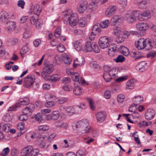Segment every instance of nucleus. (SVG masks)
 <instances>
[{"label":"nucleus","mask_w":156,"mask_h":156,"mask_svg":"<svg viewBox=\"0 0 156 156\" xmlns=\"http://www.w3.org/2000/svg\"><path fill=\"white\" fill-rule=\"evenodd\" d=\"M89 126L88 121L87 119H84L74 124L73 126L75 127L78 134H82L91 131L90 127H88Z\"/></svg>","instance_id":"f257e3e1"},{"label":"nucleus","mask_w":156,"mask_h":156,"mask_svg":"<svg viewBox=\"0 0 156 156\" xmlns=\"http://www.w3.org/2000/svg\"><path fill=\"white\" fill-rule=\"evenodd\" d=\"M77 15L76 13L71 14L69 12H66L65 14L64 19H67V21L66 24L69 23L72 27L76 26L78 23Z\"/></svg>","instance_id":"f03ea898"},{"label":"nucleus","mask_w":156,"mask_h":156,"mask_svg":"<svg viewBox=\"0 0 156 156\" xmlns=\"http://www.w3.org/2000/svg\"><path fill=\"white\" fill-rule=\"evenodd\" d=\"M135 44L136 47L138 49L145 48L146 50H149L151 48V42L148 39L145 40L143 38H140Z\"/></svg>","instance_id":"7ed1b4c3"},{"label":"nucleus","mask_w":156,"mask_h":156,"mask_svg":"<svg viewBox=\"0 0 156 156\" xmlns=\"http://www.w3.org/2000/svg\"><path fill=\"white\" fill-rule=\"evenodd\" d=\"M30 100L27 98H25L20 102L16 103L15 105L9 107L8 110V111H14L17 108H20L21 105H26L29 103Z\"/></svg>","instance_id":"20e7f679"},{"label":"nucleus","mask_w":156,"mask_h":156,"mask_svg":"<svg viewBox=\"0 0 156 156\" xmlns=\"http://www.w3.org/2000/svg\"><path fill=\"white\" fill-rule=\"evenodd\" d=\"M136 11H128L125 16L127 22L129 23H133L136 20Z\"/></svg>","instance_id":"39448f33"},{"label":"nucleus","mask_w":156,"mask_h":156,"mask_svg":"<svg viewBox=\"0 0 156 156\" xmlns=\"http://www.w3.org/2000/svg\"><path fill=\"white\" fill-rule=\"evenodd\" d=\"M35 80V76L34 75H29L26 77L23 81V85L26 88H29L31 87L33 84Z\"/></svg>","instance_id":"423d86ee"},{"label":"nucleus","mask_w":156,"mask_h":156,"mask_svg":"<svg viewBox=\"0 0 156 156\" xmlns=\"http://www.w3.org/2000/svg\"><path fill=\"white\" fill-rule=\"evenodd\" d=\"M110 41L106 36L101 37L98 41L99 45L101 49L107 48L109 45Z\"/></svg>","instance_id":"0eeeda50"},{"label":"nucleus","mask_w":156,"mask_h":156,"mask_svg":"<svg viewBox=\"0 0 156 156\" xmlns=\"http://www.w3.org/2000/svg\"><path fill=\"white\" fill-rule=\"evenodd\" d=\"M136 28L138 31L142 32V35H144L146 30L148 29V27L146 23H140L136 24Z\"/></svg>","instance_id":"6e6552de"},{"label":"nucleus","mask_w":156,"mask_h":156,"mask_svg":"<svg viewBox=\"0 0 156 156\" xmlns=\"http://www.w3.org/2000/svg\"><path fill=\"white\" fill-rule=\"evenodd\" d=\"M52 65H47L43 68V71L41 73L42 77L45 79L48 76V75L53 71Z\"/></svg>","instance_id":"1a4fd4ad"},{"label":"nucleus","mask_w":156,"mask_h":156,"mask_svg":"<svg viewBox=\"0 0 156 156\" xmlns=\"http://www.w3.org/2000/svg\"><path fill=\"white\" fill-rule=\"evenodd\" d=\"M106 114L103 111H99L95 115L97 121L98 122H102L105 120Z\"/></svg>","instance_id":"9d476101"},{"label":"nucleus","mask_w":156,"mask_h":156,"mask_svg":"<svg viewBox=\"0 0 156 156\" xmlns=\"http://www.w3.org/2000/svg\"><path fill=\"white\" fill-rule=\"evenodd\" d=\"M87 2L86 0L81 1L80 2V5L77 8V10L80 13L84 12L87 7Z\"/></svg>","instance_id":"9b49d317"},{"label":"nucleus","mask_w":156,"mask_h":156,"mask_svg":"<svg viewBox=\"0 0 156 156\" xmlns=\"http://www.w3.org/2000/svg\"><path fill=\"white\" fill-rule=\"evenodd\" d=\"M34 105L33 104H31L28 106L24 108L22 110V113L28 116L30 115L32 112L34 110Z\"/></svg>","instance_id":"f8f14e48"},{"label":"nucleus","mask_w":156,"mask_h":156,"mask_svg":"<svg viewBox=\"0 0 156 156\" xmlns=\"http://www.w3.org/2000/svg\"><path fill=\"white\" fill-rule=\"evenodd\" d=\"M116 7L114 5H110L107 9L105 12V15L108 16H110L114 14L116 11Z\"/></svg>","instance_id":"ddd939ff"},{"label":"nucleus","mask_w":156,"mask_h":156,"mask_svg":"<svg viewBox=\"0 0 156 156\" xmlns=\"http://www.w3.org/2000/svg\"><path fill=\"white\" fill-rule=\"evenodd\" d=\"M16 23L14 21H9L6 24V30L8 33L12 31L15 27Z\"/></svg>","instance_id":"4468645a"},{"label":"nucleus","mask_w":156,"mask_h":156,"mask_svg":"<svg viewBox=\"0 0 156 156\" xmlns=\"http://www.w3.org/2000/svg\"><path fill=\"white\" fill-rule=\"evenodd\" d=\"M155 115V111L152 109H149L145 112V117L146 119L151 120L152 119Z\"/></svg>","instance_id":"2eb2a0df"},{"label":"nucleus","mask_w":156,"mask_h":156,"mask_svg":"<svg viewBox=\"0 0 156 156\" xmlns=\"http://www.w3.org/2000/svg\"><path fill=\"white\" fill-rule=\"evenodd\" d=\"M123 21V18L117 16H114L111 19V25L114 26L117 23H121Z\"/></svg>","instance_id":"dca6fc26"},{"label":"nucleus","mask_w":156,"mask_h":156,"mask_svg":"<svg viewBox=\"0 0 156 156\" xmlns=\"http://www.w3.org/2000/svg\"><path fill=\"white\" fill-rule=\"evenodd\" d=\"M84 58L81 57L76 58L74 61L73 67L74 68H76L78 66H81L84 64Z\"/></svg>","instance_id":"f3484780"},{"label":"nucleus","mask_w":156,"mask_h":156,"mask_svg":"<svg viewBox=\"0 0 156 156\" xmlns=\"http://www.w3.org/2000/svg\"><path fill=\"white\" fill-rule=\"evenodd\" d=\"M59 117V112L57 111H55L51 115H48L46 116L47 119H52L54 120H57Z\"/></svg>","instance_id":"a211bd4d"},{"label":"nucleus","mask_w":156,"mask_h":156,"mask_svg":"<svg viewBox=\"0 0 156 156\" xmlns=\"http://www.w3.org/2000/svg\"><path fill=\"white\" fill-rule=\"evenodd\" d=\"M61 59L64 63L67 65H69L72 62L71 58L68 55L63 54L62 55Z\"/></svg>","instance_id":"6ab92c4d"},{"label":"nucleus","mask_w":156,"mask_h":156,"mask_svg":"<svg viewBox=\"0 0 156 156\" xmlns=\"http://www.w3.org/2000/svg\"><path fill=\"white\" fill-rule=\"evenodd\" d=\"M150 16V13L148 11H145L139 14L137 16L138 19L140 21H143L144 18L147 17L149 18Z\"/></svg>","instance_id":"aec40b11"},{"label":"nucleus","mask_w":156,"mask_h":156,"mask_svg":"<svg viewBox=\"0 0 156 156\" xmlns=\"http://www.w3.org/2000/svg\"><path fill=\"white\" fill-rule=\"evenodd\" d=\"M92 43L90 41H87L86 42L85 44L84 49L87 52L91 51L92 50Z\"/></svg>","instance_id":"412c9836"},{"label":"nucleus","mask_w":156,"mask_h":156,"mask_svg":"<svg viewBox=\"0 0 156 156\" xmlns=\"http://www.w3.org/2000/svg\"><path fill=\"white\" fill-rule=\"evenodd\" d=\"M32 147H28L24 149L22 153L23 156H32Z\"/></svg>","instance_id":"4be33fe9"},{"label":"nucleus","mask_w":156,"mask_h":156,"mask_svg":"<svg viewBox=\"0 0 156 156\" xmlns=\"http://www.w3.org/2000/svg\"><path fill=\"white\" fill-rule=\"evenodd\" d=\"M78 23L80 27H84L87 25V19L85 17L81 18L78 21Z\"/></svg>","instance_id":"5701e85b"},{"label":"nucleus","mask_w":156,"mask_h":156,"mask_svg":"<svg viewBox=\"0 0 156 156\" xmlns=\"http://www.w3.org/2000/svg\"><path fill=\"white\" fill-rule=\"evenodd\" d=\"M143 100V98L140 95L135 96L133 99V101L135 103H133L135 104L136 106H137Z\"/></svg>","instance_id":"b1692460"},{"label":"nucleus","mask_w":156,"mask_h":156,"mask_svg":"<svg viewBox=\"0 0 156 156\" xmlns=\"http://www.w3.org/2000/svg\"><path fill=\"white\" fill-rule=\"evenodd\" d=\"M119 50L122 54L125 56H127L129 53L128 48L125 46H120Z\"/></svg>","instance_id":"393cba45"},{"label":"nucleus","mask_w":156,"mask_h":156,"mask_svg":"<svg viewBox=\"0 0 156 156\" xmlns=\"http://www.w3.org/2000/svg\"><path fill=\"white\" fill-rule=\"evenodd\" d=\"M66 111L68 115L71 116L75 113V110L72 106H68L66 108Z\"/></svg>","instance_id":"a878e982"},{"label":"nucleus","mask_w":156,"mask_h":156,"mask_svg":"<svg viewBox=\"0 0 156 156\" xmlns=\"http://www.w3.org/2000/svg\"><path fill=\"white\" fill-rule=\"evenodd\" d=\"M9 18L8 13L6 12H3L0 17V20L2 23L6 21Z\"/></svg>","instance_id":"bb28decb"},{"label":"nucleus","mask_w":156,"mask_h":156,"mask_svg":"<svg viewBox=\"0 0 156 156\" xmlns=\"http://www.w3.org/2000/svg\"><path fill=\"white\" fill-rule=\"evenodd\" d=\"M41 9L40 5H36L34 7V14L37 15H39L41 12Z\"/></svg>","instance_id":"cd10ccee"},{"label":"nucleus","mask_w":156,"mask_h":156,"mask_svg":"<svg viewBox=\"0 0 156 156\" xmlns=\"http://www.w3.org/2000/svg\"><path fill=\"white\" fill-rule=\"evenodd\" d=\"M134 3L135 4H138L139 8H142L147 4V2L146 0H143L141 1H140V0H139L138 1L135 2Z\"/></svg>","instance_id":"c85d7f7f"},{"label":"nucleus","mask_w":156,"mask_h":156,"mask_svg":"<svg viewBox=\"0 0 156 156\" xmlns=\"http://www.w3.org/2000/svg\"><path fill=\"white\" fill-rule=\"evenodd\" d=\"M9 130V127L7 124H4V123H1L0 125V131H3L5 132H8Z\"/></svg>","instance_id":"c756f323"},{"label":"nucleus","mask_w":156,"mask_h":156,"mask_svg":"<svg viewBox=\"0 0 156 156\" xmlns=\"http://www.w3.org/2000/svg\"><path fill=\"white\" fill-rule=\"evenodd\" d=\"M74 94L76 95H80L82 94L83 90L79 86L75 87L73 90Z\"/></svg>","instance_id":"7c9ffc66"},{"label":"nucleus","mask_w":156,"mask_h":156,"mask_svg":"<svg viewBox=\"0 0 156 156\" xmlns=\"http://www.w3.org/2000/svg\"><path fill=\"white\" fill-rule=\"evenodd\" d=\"M74 46L75 49L77 51H80L82 49V43L80 41H76Z\"/></svg>","instance_id":"2f4dec72"},{"label":"nucleus","mask_w":156,"mask_h":156,"mask_svg":"<svg viewBox=\"0 0 156 156\" xmlns=\"http://www.w3.org/2000/svg\"><path fill=\"white\" fill-rule=\"evenodd\" d=\"M119 69L116 68H113L111 69L110 71L109 72V74L111 76H113L114 77H118L117 75Z\"/></svg>","instance_id":"473e14b6"},{"label":"nucleus","mask_w":156,"mask_h":156,"mask_svg":"<svg viewBox=\"0 0 156 156\" xmlns=\"http://www.w3.org/2000/svg\"><path fill=\"white\" fill-rule=\"evenodd\" d=\"M113 32L115 35L116 36H120L122 33L120 28L115 26L113 28Z\"/></svg>","instance_id":"72a5a7b5"},{"label":"nucleus","mask_w":156,"mask_h":156,"mask_svg":"<svg viewBox=\"0 0 156 156\" xmlns=\"http://www.w3.org/2000/svg\"><path fill=\"white\" fill-rule=\"evenodd\" d=\"M110 21L108 20H106L101 22V23L99 24V26L103 28H106L108 27Z\"/></svg>","instance_id":"f704fd0d"},{"label":"nucleus","mask_w":156,"mask_h":156,"mask_svg":"<svg viewBox=\"0 0 156 156\" xmlns=\"http://www.w3.org/2000/svg\"><path fill=\"white\" fill-rule=\"evenodd\" d=\"M134 85L133 80H129L126 83V88L127 89H132L134 87Z\"/></svg>","instance_id":"c9c22d12"},{"label":"nucleus","mask_w":156,"mask_h":156,"mask_svg":"<svg viewBox=\"0 0 156 156\" xmlns=\"http://www.w3.org/2000/svg\"><path fill=\"white\" fill-rule=\"evenodd\" d=\"M117 49V48L116 46V45L115 44H109L108 46V54L110 55V51L111 52H112L113 51L114 52L115 51H116Z\"/></svg>","instance_id":"e433bc0d"},{"label":"nucleus","mask_w":156,"mask_h":156,"mask_svg":"<svg viewBox=\"0 0 156 156\" xmlns=\"http://www.w3.org/2000/svg\"><path fill=\"white\" fill-rule=\"evenodd\" d=\"M37 20L36 22L35 25L37 29H40L41 27V26L43 23V20L42 18H37Z\"/></svg>","instance_id":"4c0bfd02"},{"label":"nucleus","mask_w":156,"mask_h":156,"mask_svg":"<svg viewBox=\"0 0 156 156\" xmlns=\"http://www.w3.org/2000/svg\"><path fill=\"white\" fill-rule=\"evenodd\" d=\"M61 33V28L60 27H58L55 31L54 33L55 37L57 38H59L60 36Z\"/></svg>","instance_id":"58836bf2"},{"label":"nucleus","mask_w":156,"mask_h":156,"mask_svg":"<svg viewBox=\"0 0 156 156\" xmlns=\"http://www.w3.org/2000/svg\"><path fill=\"white\" fill-rule=\"evenodd\" d=\"M31 152L32 156H42V154L39 153V150L38 149L33 150L32 148Z\"/></svg>","instance_id":"ea45409f"},{"label":"nucleus","mask_w":156,"mask_h":156,"mask_svg":"<svg viewBox=\"0 0 156 156\" xmlns=\"http://www.w3.org/2000/svg\"><path fill=\"white\" fill-rule=\"evenodd\" d=\"M125 58L122 55H119L115 59H114V60L116 62H122L125 61Z\"/></svg>","instance_id":"a19ab883"},{"label":"nucleus","mask_w":156,"mask_h":156,"mask_svg":"<svg viewBox=\"0 0 156 156\" xmlns=\"http://www.w3.org/2000/svg\"><path fill=\"white\" fill-rule=\"evenodd\" d=\"M103 77L106 82H109L112 79V76L108 73H104Z\"/></svg>","instance_id":"79ce46f5"},{"label":"nucleus","mask_w":156,"mask_h":156,"mask_svg":"<svg viewBox=\"0 0 156 156\" xmlns=\"http://www.w3.org/2000/svg\"><path fill=\"white\" fill-rule=\"evenodd\" d=\"M89 105V106L91 109L93 110L94 111L95 109V106H94V102L93 100L90 98H88V99Z\"/></svg>","instance_id":"37998d69"},{"label":"nucleus","mask_w":156,"mask_h":156,"mask_svg":"<svg viewBox=\"0 0 156 156\" xmlns=\"http://www.w3.org/2000/svg\"><path fill=\"white\" fill-rule=\"evenodd\" d=\"M128 78L127 76L120 77L115 79V81L117 83H119L127 80Z\"/></svg>","instance_id":"c03bdc74"},{"label":"nucleus","mask_w":156,"mask_h":156,"mask_svg":"<svg viewBox=\"0 0 156 156\" xmlns=\"http://www.w3.org/2000/svg\"><path fill=\"white\" fill-rule=\"evenodd\" d=\"M153 47L156 48V32L152 36L151 40V42Z\"/></svg>","instance_id":"a18cd8bd"},{"label":"nucleus","mask_w":156,"mask_h":156,"mask_svg":"<svg viewBox=\"0 0 156 156\" xmlns=\"http://www.w3.org/2000/svg\"><path fill=\"white\" fill-rule=\"evenodd\" d=\"M92 31L96 33H99L101 31V29L98 27V23L95 24L93 26Z\"/></svg>","instance_id":"49530a36"},{"label":"nucleus","mask_w":156,"mask_h":156,"mask_svg":"<svg viewBox=\"0 0 156 156\" xmlns=\"http://www.w3.org/2000/svg\"><path fill=\"white\" fill-rule=\"evenodd\" d=\"M92 50L94 51L95 53H98L100 52V50L98 48V46L95 42L92 43Z\"/></svg>","instance_id":"de8ad7c7"},{"label":"nucleus","mask_w":156,"mask_h":156,"mask_svg":"<svg viewBox=\"0 0 156 156\" xmlns=\"http://www.w3.org/2000/svg\"><path fill=\"white\" fill-rule=\"evenodd\" d=\"M29 48L27 46L23 47L20 51V54H24L26 53L29 51Z\"/></svg>","instance_id":"09e8293b"},{"label":"nucleus","mask_w":156,"mask_h":156,"mask_svg":"<svg viewBox=\"0 0 156 156\" xmlns=\"http://www.w3.org/2000/svg\"><path fill=\"white\" fill-rule=\"evenodd\" d=\"M9 148L8 147H7L2 150L1 154H0V156H5L9 153Z\"/></svg>","instance_id":"8fccbe9b"},{"label":"nucleus","mask_w":156,"mask_h":156,"mask_svg":"<svg viewBox=\"0 0 156 156\" xmlns=\"http://www.w3.org/2000/svg\"><path fill=\"white\" fill-rule=\"evenodd\" d=\"M68 101L67 98H62L58 99L57 102L59 104H63Z\"/></svg>","instance_id":"3c124183"},{"label":"nucleus","mask_w":156,"mask_h":156,"mask_svg":"<svg viewBox=\"0 0 156 156\" xmlns=\"http://www.w3.org/2000/svg\"><path fill=\"white\" fill-rule=\"evenodd\" d=\"M138 53V52H132L131 53V55L132 57H135V59L136 60L137 59L141 58L142 57V56H137Z\"/></svg>","instance_id":"603ef678"},{"label":"nucleus","mask_w":156,"mask_h":156,"mask_svg":"<svg viewBox=\"0 0 156 156\" xmlns=\"http://www.w3.org/2000/svg\"><path fill=\"white\" fill-rule=\"evenodd\" d=\"M55 105V102L52 101H47L45 104V105L48 108L53 106Z\"/></svg>","instance_id":"864d4df0"},{"label":"nucleus","mask_w":156,"mask_h":156,"mask_svg":"<svg viewBox=\"0 0 156 156\" xmlns=\"http://www.w3.org/2000/svg\"><path fill=\"white\" fill-rule=\"evenodd\" d=\"M125 97L124 95L122 94H119L117 97V101L120 103H122L124 101Z\"/></svg>","instance_id":"5fc2aeb1"},{"label":"nucleus","mask_w":156,"mask_h":156,"mask_svg":"<svg viewBox=\"0 0 156 156\" xmlns=\"http://www.w3.org/2000/svg\"><path fill=\"white\" fill-rule=\"evenodd\" d=\"M63 89L65 91H70L72 90V88L70 85L66 84L62 87Z\"/></svg>","instance_id":"6e6d98bb"},{"label":"nucleus","mask_w":156,"mask_h":156,"mask_svg":"<svg viewBox=\"0 0 156 156\" xmlns=\"http://www.w3.org/2000/svg\"><path fill=\"white\" fill-rule=\"evenodd\" d=\"M89 8L91 11H93L96 9L97 6L95 3L92 2L89 5Z\"/></svg>","instance_id":"4d7b16f0"},{"label":"nucleus","mask_w":156,"mask_h":156,"mask_svg":"<svg viewBox=\"0 0 156 156\" xmlns=\"http://www.w3.org/2000/svg\"><path fill=\"white\" fill-rule=\"evenodd\" d=\"M60 78V76L58 74H56L51 76V80L53 81H56L58 80Z\"/></svg>","instance_id":"13d9d810"},{"label":"nucleus","mask_w":156,"mask_h":156,"mask_svg":"<svg viewBox=\"0 0 156 156\" xmlns=\"http://www.w3.org/2000/svg\"><path fill=\"white\" fill-rule=\"evenodd\" d=\"M19 119L21 121H26L28 119V116L23 114L20 115Z\"/></svg>","instance_id":"bf43d9fd"},{"label":"nucleus","mask_w":156,"mask_h":156,"mask_svg":"<svg viewBox=\"0 0 156 156\" xmlns=\"http://www.w3.org/2000/svg\"><path fill=\"white\" fill-rule=\"evenodd\" d=\"M119 4L121 7H125L127 5V0H120Z\"/></svg>","instance_id":"052dcab7"},{"label":"nucleus","mask_w":156,"mask_h":156,"mask_svg":"<svg viewBox=\"0 0 156 156\" xmlns=\"http://www.w3.org/2000/svg\"><path fill=\"white\" fill-rule=\"evenodd\" d=\"M111 92L110 90H107L104 93V96L105 98L108 99L111 97Z\"/></svg>","instance_id":"680f3d73"},{"label":"nucleus","mask_w":156,"mask_h":156,"mask_svg":"<svg viewBox=\"0 0 156 156\" xmlns=\"http://www.w3.org/2000/svg\"><path fill=\"white\" fill-rule=\"evenodd\" d=\"M136 106L135 104H132L129 108V111L131 112H134L136 109Z\"/></svg>","instance_id":"e2e57ef3"},{"label":"nucleus","mask_w":156,"mask_h":156,"mask_svg":"<svg viewBox=\"0 0 156 156\" xmlns=\"http://www.w3.org/2000/svg\"><path fill=\"white\" fill-rule=\"evenodd\" d=\"M38 129L39 130L44 131L48 129V127L45 125L39 126Z\"/></svg>","instance_id":"0e129e2a"},{"label":"nucleus","mask_w":156,"mask_h":156,"mask_svg":"<svg viewBox=\"0 0 156 156\" xmlns=\"http://www.w3.org/2000/svg\"><path fill=\"white\" fill-rule=\"evenodd\" d=\"M10 117L8 114L4 116L2 118V120L6 122H9L10 120Z\"/></svg>","instance_id":"69168bd1"},{"label":"nucleus","mask_w":156,"mask_h":156,"mask_svg":"<svg viewBox=\"0 0 156 156\" xmlns=\"http://www.w3.org/2000/svg\"><path fill=\"white\" fill-rule=\"evenodd\" d=\"M17 128L18 129L23 130L24 128V124L23 122H20L17 125Z\"/></svg>","instance_id":"338daca9"},{"label":"nucleus","mask_w":156,"mask_h":156,"mask_svg":"<svg viewBox=\"0 0 156 156\" xmlns=\"http://www.w3.org/2000/svg\"><path fill=\"white\" fill-rule=\"evenodd\" d=\"M58 50L60 52H63L65 50V48L63 45L62 44H60L57 47Z\"/></svg>","instance_id":"774afa93"}]
</instances>
